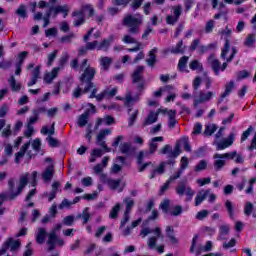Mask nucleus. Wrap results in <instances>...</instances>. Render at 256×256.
<instances>
[{
	"label": "nucleus",
	"mask_w": 256,
	"mask_h": 256,
	"mask_svg": "<svg viewBox=\"0 0 256 256\" xmlns=\"http://www.w3.org/2000/svg\"><path fill=\"white\" fill-rule=\"evenodd\" d=\"M235 87V83L233 81L226 84V88L224 93L222 94V99H225V97H229L231 95V91H233V88Z\"/></svg>",
	"instance_id": "40"
},
{
	"label": "nucleus",
	"mask_w": 256,
	"mask_h": 256,
	"mask_svg": "<svg viewBox=\"0 0 256 256\" xmlns=\"http://www.w3.org/2000/svg\"><path fill=\"white\" fill-rule=\"evenodd\" d=\"M177 21H179V19L175 18V16H173V15H168L166 17L167 25H175V23H177Z\"/></svg>",
	"instance_id": "64"
},
{
	"label": "nucleus",
	"mask_w": 256,
	"mask_h": 256,
	"mask_svg": "<svg viewBox=\"0 0 256 256\" xmlns=\"http://www.w3.org/2000/svg\"><path fill=\"white\" fill-rule=\"evenodd\" d=\"M16 15H19V17L25 19V17H27V6L21 4L16 10Z\"/></svg>",
	"instance_id": "45"
},
{
	"label": "nucleus",
	"mask_w": 256,
	"mask_h": 256,
	"mask_svg": "<svg viewBox=\"0 0 256 256\" xmlns=\"http://www.w3.org/2000/svg\"><path fill=\"white\" fill-rule=\"evenodd\" d=\"M140 95L141 93L137 94L136 96H132L131 94L126 95L125 101H124V104L126 105V107H131L133 103H137V101H139Z\"/></svg>",
	"instance_id": "35"
},
{
	"label": "nucleus",
	"mask_w": 256,
	"mask_h": 256,
	"mask_svg": "<svg viewBox=\"0 0 256 256\" xmlns=\"http://www.w3.org/2000/svg\"><path fill=\"white\" fill-rule=\"evenodd\" d=\"M57 189H59V182H54L52 184V192L48 196V201L55 199V195H57Z\"/></svg>",
	"instance_id": "46"
},
{
	"label": "nucleus",
	"mask_w": 256,
	"mask_h": 256,
	"mask_svg": "<svg viewBox=\"0 0 256 256\" xmlns=\"http://www.w3.org/2000/svg\"><path fill=\"white\" fill-rule=\"evenodd\" d=\"M214 27H215V20H209L205 26L206 33H211Z\"/></svg>",
	"instance_id": "61"
},
{
	"label": "nucleus",
	"mask_w": 256,
	"mask_h": 256,
	"mask_svg": "<svg viewBox=\"0 0 256 256\" xmlns=\"http://www.w3.org/2000/svg\"><path fill=\"white\" fill-rule=\"evenodd\" d=\"M217 131V125L215 124H208L206 125V129H205V135H213V133H215Z\"/></svg>",
	"instance_id": "48"
},
{
	"label": "nucleus",
	"mask_w": 256,
	"mask_h": 256,
	"mask_svg": "<svg viewBox=\"0 0 256 256\" xmlns=\"http://www.w3.org/2000/svg\"><path fill=\"white\" fill-rule=\"evenodd\" d=\"M189 69H191L192 71H202L203 66L201 65H191V66L179 65L178 66V71H180L181 73H189Z\"/></svg>",
	"instance_id": "28"
},
{
	"label": "nucleus",
	"mask_w": 256,
	"mask_h": 256,
	"mask_svg": "<svg viewBox=\"0 0 256 256\" xmlns=\"http://www.w3.org/2000/svg\"><path fill=\"white\" fill-rule=\"evenodd\" d=\"M114 123H115V119L113 117L106 116L104 118H100L97 120L96 129H98V127H100V125L107 126V125H113Z\"/></svg>",
	"instance_id": "29"
},
{
	"label": "nucleus",
	"mask_w": 256,
	"mask_h": 256,
	"mask_svg": "<svg viewBox=\"0 0 256 256\" xmlns=\"http://www.w3.org/2000/svg\"><path fill=\"white\" fill-rule=\"evenodd\" d=\"M171 153H173V150H171V146H169V145H165L159 151L160 155H168V157L170 159V160H168L169 165H173V163H175V158H176V157L172 156Z\"/></svg>",
	"instance_id": "27"
},
{
	"label": "nucleus",
	"mask_w": 256,
	"mask_h": 256,
	"mask_svg": "<svg viewBox=\"0 0 256 256\" xmlns=\"http://www.w3.org/2000/svg\"><path fill=\"white\" fill-rule=\"evenodd\" d=\"M27 55H29V52L23 51L21 52L17 57V65H23L25 62V59H27Z\"/></svg>",
	"instance_id": "50"
},
{
	"label": "nucleus",
	"mask_w": 256,
	"mask_h": 256,
	"mask_svg": "<svg viewBox=\"0 0 256 256\" xmlns=\"http://www.w3.org/2000/svg\"><path fill=\"white\" fill-rule=\"evenodd\" d=\"M251 75L247 70L240 71L236 74L238 81H242V79H247Z\"/></svg>",
	"instance_id": "56"
},
{
	"label": "nucleus",
	"mask_w": 256,
	"mask_h": 256,
	"mask_svg": "<svg viewBox=\"0 0 256 256\" xmlns=\"http://www.w3.org/2000/svg\"><path fill=\"white\" fill-rule=\"evenodd\" d=\"M8 83L12 89V91H19L21 89V84L17 83L15 81V77L11 76L10 79L8 80Z\"/></svg>",
	"instance_id": "42"
},
{
	"label": "nucleus",
	"mask_w": 256,
	"mask_h": 256,
	"mask_svg": "<svg viewBox=\"0 0 256 256\" xmlns=\"http://www.w3.org/2000/svg\"><path fill=\"white\" fill-rule=\"evenodd\" d=\"M83 74L81 76V84L77 87L73 92V97H81L83 93H89L90 99H96L98 101H103V99H111V97H115L117 95V88H107L102 93L97 95V88L94 87L93 83H91V79L95 77V69L91 66H82Z\"/></svg>",
	"instance_id": "1"
},
{
	"label": "nucleus",
	"mask_w": 256,
	"mask_h": 256,
	"mask_svg": "<svg viewBox=\"0 0 256 256\" xmlns=\"http://www.w3.org/2000/svg\"><path fill=\"white\" fill-rule=\"evenodd\" d=\"M61 224H56L51 231V233L48 236V250L53 251V249H57V247H63L65 245V242L63 239L57 237V231H60Z\"/></svg>",
	"instance_id": "4"
},
{
	"label": "nucleus",
	"mask_w": 256,
	"mask_h": 256,
	"mask_svg": "<svg viewBox=\"0 0 256 256\" xmlns=\"http://www.w3.org/2000/svg\"><path fill=\"white\" fill-rule=\"evenodd\" d=\"M115 41V35L111 34L108 38L102 40L100 44H98L97 49L98 51H109L111 47V43Z\"/></svg>",
	"instance_id": "22"
},
{
	"label": "nucleus",
	"mask_w": 256,
	"mask_h": 256,
	"mask_svg": "<svg viewBox=\"0 0 256 256\" xmlns=\"http://www.w3.org/2000/svg\"><path fill=\"white\" fill-rule=\"evenodd\" d=\"M113 63V58L109 56H104L100 58V65H111Z\"/></svg>",
	"instance_id": "58"
},
{
	"label": "nucleus",
	"mask_w": 256,
	"mask_h": 256,
	"mask_svg": "<svg viewBox=\"0 0 256 256\" xmlns=\"http://www.w3.org/2000/svg\"><path fill=\"white\" fill-rule=\"evenodd\" d=\"M72 17H73V25L74 27H81L83 23H85V13L80 10H76L72 12Z\"/></svg>",
	"instance_id": "20"
},
{
	"label": "nucleus",
	"mask_w": 256,
	"mask_h": 256,
	"mask_svg": "<svg viewBox=\"0 0 256 256\" xmlns=\"http://www.w3.org/2000/svg\"><path fill=\"white\" fill-rule=\"evenodd\" d=\"M166 233L169 238V243H171L172 245H175V243H177V238H175V236L173 235V228L171 226H168L166 228Z\"/></svg>",
	"instance_id": "43"
},
{
	"label": "nucleus",
	"mask_w": 256,
	"mask_h": 256,
	"mask_svg": "<svg viewBox=\"0 0 256 256\" xmlns=\"http://www.w3.org/2000/svg\"><path fill=\"white\" fill-rule=\"evenodd\" d=\"M125 163V158L119 156L115 159L114 165L112 167V173H119L121 171V166Z\"/></svg>",
	"instance_id": "31"
},
{
	"label": "nucleus",
	"mask_w": 256,
	"mask_h": 256,
	"mask_svg": "<svg viewBox=\"0 0 256 256\" xmlns=\"http://www.w3.org/2000/svg\"><path fill=\"white\" fill-rule=\"evenodd\" d=\"M165 138L163 136L154 137L149 141V149L150 153L153 154L157 151V147H159V143H163Z\"/></svg>",
	"instance_id": "24"
},
{
	"label": "nucleus",
	"mask_w": 256,
	"mask_h": 256,
	"mask_svg": "<svg viewBox=\"0 0 256 256\" xmlns=\"http://www.w3.org/2000/svg\"><path fill=\"white\" fill-rule=\"evenodd\" d=\"M176 193L178 195H186L188 201H191L193 199V196L195 195V191L191 189V187L185 185V184H180L176 188Z\"/></svg>",
	"instance_id": "17"
},
{
	"label": "nucleus",
	"mask_w": 256,
	"mask_h": 256,
	"mask_svg": "<svg viewBox=\"0 0 256 256\" xmlns=\"http://www.w3.org/2000/svg\"><path fill=\"white\" fill-rule=\"evenodd\" d=\"M204 169H207V161L201 160L195 167V171H204Z\"/></svg>",
	"instance_id": "57"
},
{
	"label": "nucleus",
	"mask_w": 256,
	"mask_h": 256,
	"mask_svg": "<svg viewBox=\"0 0 256 256\" xmlns=\"http://www.w3.org/2000/svg\"><path fill=\"white\" fill-rule=\"evenodd\" d=\"M172 91H175V87L166 86V87L160 88L159 90L155 91L154 97H161L162 95H166V93H171Z\"/></svg>",
	"instance_id": "32"
},
{
	"label": "nucleus",
	"mask_w": 256,
	"mask_h": 256,
	"mask_svg": "<svg viewBox=\"0 0 256 256\" xmlns=\"http://www.w3.org/2000/svg\"><path fill=\"white\" fill-rule=\"evenodd\" d=\"M100 179L102 183H107L110 189L118 191V193H121V191H123V189L125 188V182H123V180L107 179V176H105V174H101Z\"/></svg>",
	"instance_id": "9"
},
{
	"label": "nucleus",
	"mask_w": 256,
	"mask_h": 256,
	"mask_svg": "<svg viewBox=\"0 0 256 256\" xmlns=\"http://www.w3.org/2000/svg\"><path fill=\"white\" fill-rule=\"evenodd\" d=\"M40 133L48 136L46 141L50 147H57L59 145V141L52 137V135H55V123H53L50 128L49 126H43Z\"/></svg>",
	"instance_id": "8"
},
{
	"label": "nucleus",
	"mask_w": 256,
	"mask_h": 256,
	"mask_svg": "<svg viewBox=\"0 0 256 256\" xmlns=\"http://www.w3.org/2000/svg\"><path fill=\"white\" fill-rule=\"evenodd\" d=\"M251 133H253V127L250 126L246 131L243 132L241 136V143H243V141H247Z\"/></svg>",
	"instance_id": "55"
},
{
	"label": "nucleus",
	"mask_w": 256,
	"mask_h": 256,
	"mask_svg": "<svg viewBox=\"0 0 256 256\" xmlns=\"http://www.w3.org/2000/svg\"><path fill=\"white\" fill-rule=\"evenodd\" d=\"M229 225H222L220 226V234L218 239H220L221 241L227 239V235H229Z\"/></svg>",
	"instance_id": "38"
},
{
	"label": "nucleus",
	"mask_w": 256,
	"mask_h": 256,
	"mask_svg": "<svg viewBox=\"0 0 256 256\" xmlns=\"http://www.w3.org/2000/svg\"><path fill=\"white\" fill-rule=\"evenodd\" d=\"M141 73H143V67L139 66L132 75L133 83H138V91H143V89H145V85H147V82L143 80V76Z\"/></svg>",
	"instance_id": "13"
},
{
	"label": "nucleus",
	"mask_w": 256,
	"mask_h": 256,
	"mask_svg": "<svg viewBox=\"0 0 256 256\" xmlns=\"http://www.w3.org/2000/svg\"><path fill=\"white\" fill-rule=\"evenodd\" d=\"M207 195H209V190H202L197 194L195 198L196 207H198V205H201V203L205 201V197H207Z\"/></svg>",
	"instance_id": "34"
},
{
	"label": "nucleus",
	"mask_w": 256,
	"mask_h": 256,
	"mask_svg": "<svg viewBox=\"0 0 256 256\" xmlns=\"http://www.w3.org/2000/svg\"><path fill=\"white\" fill-rule=\"evenodd\" d=\"M227 69V66L225 65H213L212 66V71L214 72L215 75H219V73H223Z\"/></svg>",
	"instance_id": "51"
},
{
	"label": "nucleus",
	"mask_w": 256,
	"mask_h": 256,
	"mask_svg": "<svg viewBox=\"0 0 256 256\" xmlns=\"http://www.w3.org/2000/svg\"><path fill=\"white\" fill-rule=\"evenodd\" d=\"M36 243L39 245H43L45 243V240L47 239V230L45 228H38L36 233Z\"/></svg>",
	"instance_id": "25"
},
{
	"label": "nucleus",
	"mask_w": 256,
	"mask_h": 256,
	"mask_svg": "<svg viewBox=\"0 0 256 256\" xmlns=\"http://www.w3.org/2000/svg\"><path fill=\"white\" fill-rule=\"evenodd\" d=\"M59 71H61V68L55 67L51 72H47L44 75V81L48 84L53 83V80L57 77V75H59Z\"/></svg>",
	"instance_id": "26"
},
{
	"label": "nucleus",
	"mask_w": 256,
	"mask_h": 256,
	"mask_svg": "<svg viewBox=\"0 0 256 256\" xmlns=\"http://www.w3.org/2000/svg\"><path fill=\"white\" fill-rule=\"evenodd\" d=\"M20 243L17 240H14L13 238H9L4 243L2 249L0 250V256L5 255L7 253V249H11V251H15L16 249H19Z\"/></svg>",
	"instance_id": "18"
},
{
	"label": "nucleus",
	"mask_w": 256,
	"mask_h": 256,
	"mask_svg": "<svg viewBox=\"0 0 256 256\" xmlns=\"http://www.w3.org/2000/svg\"><path fill=\"white\" fill-rule=\"evenodd\" d=\"M28 71L30 73H32V78L28 82V87H33V85H35V83H37V79H39L41 67L31 65V66L28 67Z\"/></svg>",
	"instance_id": "19"
},
{
	"label": "nucleus",
	"mask_w": 256,
	"mask_h": 256,
	"mask_svg": "<svg viewBox=\"0 0 256 256\" xmlns=\"http://www.w3.org/2000/svg\"><path fill=\"white\" fill-rule=\"evenodd\" d=\"M166 95H168L166 97V103H171V101H175V98L177 97V89L174 88V90H172L169 93H166Z\"/></svg>",
	"instance_id": "52"
},
{
	"label": "nucleus",
	"mask_w": 256,
	"mask_h": 256,
	"mask_svg": "<svg viewBox=\"0 0 256 256\" xmlns=\"http://www.w3.org/2000/svg\"><path fill=\"white\" fill-rule=\"evenodd\" d=\"M139 223H141V219H138V220L132 222V227L131 228H126L123 231V235H125V236L131 235V229H135V227H137L139 225Z\"/></svg>",
	"instance_id": "54"
},
{
	"label": "nucleus",
	"mask_w": 256,
	"mask_h": 256,
	"mask_svg": "<svg viewBox=\"0 0 256 256\" xmlns=\"http://www.w3.org/2000/svg\"><path fill=\"white\" fill-rule=\"evenodd\" d=\"M80 11H82V13H85V11H88V17H93V15H95V8H93V5L91 4L82 5Z\"/></svg>",
	"instance_id": "39"
},
{
	"label": "nucleus",
	"mask_w": 256,
	"mask_h": 256,
	"mask_svg": "<svg viewBox=\"0 0 256 256\" xmlns=\"http://www.w3.org/2000/svg\"><path fill=\"white\" fill-rule=\"evenodd\" d=\"M32 149H34V151H39V149H41V139L36 138L33 140Z\"/></svg>",
	"instance_id": "62"
},
{
	"label": "nucleus",
	"mask_w": 256,
	"mask_h": 256,
	"mask_svg": "<svg viewBox=\"0 0 256 256\" xmlns=\"http://www.w3.org/2000/svg\"><path fill=\"white\" fill-rule=\"evenodd\" d=\"M140 235L143 238L149 235L147 242L149 249H153L160 254L165 253V236H163V233H161V228L156 227L152 230L149 228H143Z\"/></svg>",
	"instance_id": "3"
},
{
	"label": "nucleus",
	"mask_w": 256,
	"mask_h": 256,
	"mask_svg": "<svg viewBox=\"0 0 256 256\" xmlns=\"http://www.w3.org/2000/svg\"><path fill=\"white\" fill-rule=\"evenodd\" d=\"M208 215H209V211L201 210L196 214V219H198L199 221H203V219L207 218Z\"/></svg>",
	"instance_id": "60"
},
{
	"label": "nucleus",
	"mask_w": 256,
	"mask_h": 256,
	"mask_svg": "<svg viewBox=\"0 0 256 256\" xmlns=\"http://www.w3.org/2000/svg\"><path fill=\"white\" fill-rule=\"evenodd\" d=\"M129 149H131L130 143L124 142L120 144L121 153H124V154L129 153Z\"/></svg>",
	"instance_id": "59"
},
{
	"label": "nucleus",
	"mask_w": 256,
	"mask_h": 256,
	"mask_svg": "<svg viewBox=\"0 0 256 256\" xmlns=\"http://www.w3.org/2000/svg\"><path fill=\"white\" fill-rule=\"evenodd\" d=\"M121 209V204H116L112 210L110 211V219H115V217H117V215H119V210Z\"/></svg>",
	"instance_id": "49"
},
{
	"label": "nucleus",
	"mask_w": 256,
	"mask_h": 256,
	"mask_svg": "<svg viewBox=\"0 0 256 256\" xmlns=\"http://www.w3.org/2000/svg\"><path fill=\"white\" fill-rule=\"evenodd\" d=\"M141 23H143V21L139 18H135L133 15H127L122 21V25L128 28V34H125L122 38L123 43L127 45L136 44V47L128 49V51L132 53L141 49V42H138L137 39L133 37V35H139L141 32Z\"/></svg>",
	"instance_id": "2"
},
{
	"label": "nucleus",
	"mask_w": 256,
	"mask_h": 256,
	"mask_svg": "<svg viewBox=\"0 0 256 256\" xmlns=\"http://www.w3.org/2000/svg\"><path fill=\"white\" fill-rule=\"evenodd\" d=\"M170 215H174L177 217V215H181L183 213V208L181 206H174L169 211Z\"/></svg>",
	"instance_id": "53"
},
{
	"label": "nucleus",
	"mask_w": 256,
	"mask_h": 256,
	"mask_svg": "<svg viewBox=\"0 0 256 256\" xmlns=\"http://www.w3.org/2000/svg\"><path fill=\"white\" fill-rule=\"evenodd\" d=\"M59 13H61V7L56 6V7H49L48 11H46V14L49 15L51 17V15H53V17H57V15H59Z\"/></svg>",
	"instance_id": "44"
},
{
	"label": "nucleus",
	"mask_w": 256,
	"mask_h": 256,
	"mask_svg": "<svg viewBox=\"0 0 256 256\" xmlns=\"http://www.w3.org/2000/svg\"><path fill=\"white\" fill-rule=\"evenodd\" d=\"M95 113V106L93 104H87V109L85 113L79 116L78 125L80 127H85L87 125V119H89V115H93Z\"/></svg>",
	"instance_id": "14"
},
{
	"label": "nucleus",
	"mask_w": 256,
	"mask_h": 256,
	"mask_svg": "<svg viewBox=\"0 0 256 256\" xmlns=\"http://www.w3.org/2000/svg\"><path fill=\"white\" fill-rule=\"evenodd\" d=\"M187 47L183 46V40H180L175 47H173L171 49V53H174L175 55L179 54V53H185V49Z\"/></svg>",
	"instance_id": "36"
},
{
	"label": "nucleus",
	"mask_w": 256,
	"mask_h": 256,
	"mask_svg": "<svg viewBox=\"0 0 256 256\" xmlns=\"http://www.w3.org/2000/svg\"><path fill=\"white\" fill-rule=\"evenodd\" d=\"M55 174V167L53 164H50L43 172L42 179L45 183H49L51 179H53V175Z\"/></svg>",
	"instance_id": "23"
},
{
	"label": "nucleus",
	"mask_w": 256,
	"mask_h": 256,
	"mask_svg": "<svg viewBox=\"0 0 256 256\" xmlns=\"http://www.w3.org/2000/svg\"><path fill=\"white\" fill-rule=\"evenodd\" d=\"M231 51V44L229 43V39H225V44L221 52L222 59L226 60V62L223 63V65H227V63H231L233 61V58L237 54V49L235 47H232V53L229 57H227V54Z\"/></svg>",
	"instance_id": "10"
},
{
	"label": "nucleus",
	"mask_w": 256,
	"mask_h": 256,
	"mask_svg": "<svg viewBox=\"0 0 256 256\" xmlns=\"http://www.w3.org/2000/svg\"><path fill=\"white\" fill-rule=\"evenodd\" d=\"M182 149L184 151H191V145H189V138L183 137L182 139H180L177 142L176 147L174 148L173 152H171V156L179 157V155H181Z\"/></svg>",
	"instance_id": "12"
},
{
	"label": "nucleus",
	"mask_w": 256,
	"mask_h": 256,
	"mask_svg": "<svg viewBox=\"0 0 256 256\" xmlns=\"http://www.w3.org/2000/svg\"><path fill=\"white\" fill-rule=\"evenodd\" d=\"M111 133H112V130L109 128L102 129L100 130V132L97 134V137H96L97 145L102 147V149L106 151V153L111 152V148L107 147V143L105 142V138L109 137Z\"/></svg>",
	"instance_id": "11"
},
{
	"label": "nucleus",
	"mask_w": 256,
	"mask_h": 256,
	"mask_svg": "<svg viewBox=\"0 0 256 256\" xmlns=\"http://www.w3.org/2000/svg\"><path fill=\"white\" fill-rule=\"evenodd\" d=\"M235 151L234 152H228L224 154H214V169L216 171H221L225 167V164L227 161L231 159H235Z\"/></svg>",
	"instance_id": "5"
},
{
	"label": "nucleus",
	"mask_w": 256,
	"mask_h": 256,
	"mask_svg": "<svg viewBox=\"0 0 256 256\" xmlns=\"http://www.w3.org/2000/svg\"><path fill=\"white\" fill-rule=\"evenodd\" d=\"M155 53H157V48H153L149 52V58L146 60L148 65H155V63H157V59L155 58Z\"/></svg>",
	"instance_id": "41"
},
{
	"label": "nucleus",
	"mask_w": 256,
	"mask_h": 256,
	"mask_svg": "<svg viewBox=\"0 0 256 256\" xmlns=\"http://www.w3.org/2000/svg\"><path fill=\"white\" fill-rule=\"evenodd\" d=\"M213 249V242L208 241L206 242L205 246H201L199 243V236H194L192 239V245L190 247V251L192 253H196V255H201V253L211 251Z\"/></svg>",
	"instance_id": "6"
},
{
	"label": "nucleus",
	"mask_w": 256,
	"mask_h": 256,
	"mask_svg": "<svg viewBox=\"0 0 256 256\" xmlns=\"http://www.w3.org/2000/svg\"><path fill=\"white\" fill-rule=\"evenodd\" d=\"M159 113H162L163 115H167L168 117V126L170 129H173L175 125H177V119H175L177 115V111L175 110H168L167 108H160Z\"/></svg>",
	"instance_id": "15"
},
{
	"label": "nucleus",
	"mask_w": 256,
	"mask_h": 256,
	"mask_svg": "<svg viewBox=\"0 0 256 256\" xmlns=\"http://www.w3.org/2000/svg\"><path fill=\"white\" fill-rule=\"evenodd\" d=\"M9 113V105L4 104L0 108V117L3 118Z\"/></svg>",
	"instance_id": "63"
},
{
	"label": "nucleus",
	"mask_w": 256,
	"mask_h": 256,
	"mask_svg": "<svg viewBox=\"0 0 256 256\" xmlns=\"http://www.w3.org/2000/svg\"><path fill=\"white\" fill-rule=\"evenodd\" d=\"M213 97H215V92L213 91L200 92L199 96L194 100V107H197L199 103H208Z\"/></svg>",
	"instance_id": "16"
},
{
	"label": "nucleus",
	"mask_w": 256,
	"mask_h": 256,
	"mask_svg": "<svg viewBox=\"0 0 256 256\" xmlns=\"http://www.w3.org/2000/svg\"><path fill=\"white\" fill-rule=\"evenodd\" d=\"M100 157H103V150L99 148H94L90 153L89 162L95 163Z\"/></svg>",
	"instance_id": "30"
},
{
	"label": "nucleus",
	"mask_w": 256,
	"mask_h": 256,
	"mask_svg": "<svg viewBox=\"0 0 256 256\" xmlns=\"http://www.w3.org/2000/svg\"><path fill=\"white\" fill-rule=\"evenodd\" d=\"M124 203H126V211L124 213V219L121 221V226H120L121 229L123 228L125 223H127V221H129V212L131 211L135 202L131 198H126V199H124Z\"/></svg>",
	"instance_id": "21"
},
{
	"label": "nucleus",
	"mask_w": 256,
	"mask_h": 256,
	"mask_svg": "<svg viewBox=\"0 0 256 256\" xmlns=\"http://www.w3.org/2000/svg\"><path fill=\"white\" fill-rule=\"evenodd\" d=\"M159 113H163V112H159V109L156 112H150L148 117L145 120V125H153V123L157 121V117H159Z\"/></svg>",
	"instance_id": "33"
},
{
	"label": "nucleus",
	"mask_w": 256,
	"mask_h": 256,
	"mask_svg": "<svg viewBox=\"0 0 256 256\" xmlns=\"http://www.w3.org/2000/svg\"><path fill=\"white\" fill-rule=\"evenodd\" d=\"M173 10V15L176 19H179L181 17V14L183 13V6L181 5H176L172 8Z\"/></svg>",
	"instance_id": "47"
},
{
	"label": "nucleus",
	"mask_w": 256,
	"mask_h": 256,
	"mask_svg": "<svg viewBox=\"0 0 256 256\" xmlns=\"http://www.w3.org/2000/svg\"><path fill=\"white\" fill-rule=\"evenodd\" d=\"M235 137H237V132L232 131L228 137L224 138L223 140H216L214 141V145L217 149V151H223L227 149L228 147H231L233 143H235Z\"/></svg>",
	"instance_id": "7"
},
{
	"label": "nucleus",
	"mask_w": 256,
	"mask_h": 256,
	"mask_svg": "<svg viewBox=\"0 0 256 256\" xmlns=\"http://www.w3.org/2000/svg\"><path fill=\"white\" fill-rule=\"evenodd\" d=\"M29 149V143H26L22 146L21 150L15 155V163H20L21 159H23V155H25V151Z\"/></svg>",
	"instance_id": "37"
}]
</instances>
